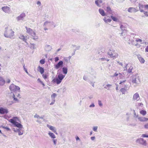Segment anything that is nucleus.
<instances>
[{
  "mask_svg": "<svg viewBox=\"0 0 148 148\" xmlns=\"http://www.w3.org/2000/svg\"><path fill=\"white\" fill-rule=\"evenodd\" d=\"M14 32L10 27H5L4 33V36L7 38L11 39L14 38Z\"/></svg>",
  "mask_w": 148,
  "mask_h": 148,
  "instance_id": "1",
  "label": "nucleus"
},
{
  "mask_svg": "<svg viewBox=\"0 0 148 148\" xmlns=\"http://www.w3.org/2000/svg\"><path fill=\"white\" fill-rule=\"evenodd\" d=\"M108 54L111 58H112L113 59L118 58L119 56L118 53L116 51L112 49H110L108 53Z\"/></svg>",
  "mask_w": 148,
  "mask_h": 148,
  "instance_id": "2",
  "label": "nucleus"
},
{
  "mask_svg": "<svg viewBox=\"0 0 148 148\" xmlns=\"http://www.w3.org/2000/svg\"><path fill=\"white\" fill-rule=\"evenodd\" d=\"M25 28L26 29V32L32 36L33 39L36 40L38 39V37L36 36V33L34 31L27 27H25Z\"/></svg>",
  "mask_w": 148,
  "mask_h": 148,
  "instance_id": "3",
  "label": "nucleus"
},
{
  "mask_svg": "<svg viewBox=\"0 0 148 148\" xmlns=\"http://www.w3.org/2000/svg\"><path fill=\"white\" fill-rule=\"evenodd\" d=\"M130 81L133 84L138 85L140 84V81L139 76L136 75H132L130 77Z\"/></svg>",
  "mask_w": 148,
  "mask_h": 148,
  "instance_id": "4",
  "label": "nucleus"
},
{
  "mask_svg": "<svg viewBox=\"0 0 148 148\" xmlns=\"http://www.w3.org/2000/svg\"><path fill=\"white\" fill-rule=\"evenodd\" d=\"M17 118L16 117H14L13 119H11L9 120V121L12 123L14 125V126L16 127H18V128L23 127V126L21 124L15 120Z\"/></svg>",
  "mask_w": 148,
  "mask_h": 148,
  "instance_id": "5",
  "label": "nucleus"
},
{
  "mask_svg": "<svg viewBox=\"0 0 148 148\" xmlns=\"http://www.w3.org/2000/svg\"><path fill=\"white\" fill-rule=\"evenodd\" d=\"M65 75H63L62 74H59L58 76V77L56 79L53 80L54 82H56L57 84H60L62 82V79L65 77Z\"/></svg>",
  "mask_w": 148,
  "mask_h": 148,
  "instance_id": "6",
  "label": "nucleus"
},
{
  "mask_svg": "<svg viewBox=\"0 0 148 148\" xmlns=\"http://www.w3.org/2000/svg\"><path fill=\"white\" fill-rule=\"evenodd\" d=\"M127 26V25L125 24H122L121 25L120 28L122 31V32L121 33V36H123V34L124 35H125Z\"/></svg>",
  "mask_w": 148,
  "mask_h": 148,
  "instance_id": "7",
  "label": "nucleus"
},
{
  "mask_svg": "<svg viewBox=\"0 0 148 148\" xmlns=\"http://www.w3.org/2000/svg\"><path fill=\"white\" fill-rule=\"evenodd\" d=\"M129 87L127 84L125 85L123 88H121L120 91L122 93V94H125L128 93V90L129 89Z\"/></svg>",
  "mask_w": 148,
  "mask_h": 148,
  "instance_id": "8",
  "label": "nucleus"
},
{
  "mask_svg": "<svg viewBox=\"0 0 148 148\" xmlns=\"http://www.w3.org/2000/svg\"><path fill=\"white\" fill-rule=\"evenodd\" d=\"M136 142L137 143L140 144L145 146H146L147 145L146 140H144L143 138H139L138 139L136 140Z\"/></svg>",
  "mask_w": 148,
  "mask_h": 148,
  "instance_id": "9",
  "label": "nucleus"
},
{
  "mask_svg": "<svg viewBox=\"0 0 148 148\" xmlns=\"http://www.w3.org/2000/svg\"><path fill=\"white\" fill-rule=\"evenodd\" d=\"M24 128L23 127L20 128L16 129V130L13 128V131L15 132H17L19 135H22L23 134Z\"/></svg>",
  "mask_w": 148,
  "mask_h": 148,
  "instance_id": "10",
  "label": "nucleus"
},
{
  "mask_svg": "<svg viewBox=\"0 0 148 148\" xmlns=\"http://www.w3.org/2000/svg\"><path fill=\"white\" fill-rule=\"evenodd\" d=\"M140 99V97L139 94L137 92L135 93L133 95L132 100L134 101H137Z\"/></svg>",
  "mask_w": 148,
  "mask_h": 148,
  "instance_id": "11",
  "label": "nucleus"
},
{
  "mask_svg": "<svg viewBox=\"0 0 148 148\" xmlns=\"http://www.w3.org/2000/svg\"><path fill=\"white\" fill-rule=\"evenodd\" d=\"M8 113V110L6 108H0V114H7Z\"/></svg>",
  "mask_w": 148,
  "mask_h": 148,
  "instance_id": "12",
  "label": "nucleus"
},
{
  "mask_svg": "<svg viewBox=\"0 0 148 148\" xmlns=\"http://www.w3.org/2000/svg\"><path fill=\"white\" fill-rule=\"evenodd\" d=\"M63 64V61H60L58 63L54 65V67L56 69H58L62 66Z\"/></svg>",
  "mask_w": 148,
  "mask_h": 148,
  "instance_id": "13",
  "label": "nucleus"
},
{
  "mask_svg": "<svg viewBox=\"0 0 148 148\" xmlns=\"http://www.w3.org/2000/svg\"><path fill=\"white\" fill-rule=\"evenodd\" d=\"M25 13H23L17 17L16 19L18 21H23L24 17H25Z\"/></svg>",
  "mask_w": 148,
  "mask_h": 148,
  "instance_id": "14",
  "label": "nucleus"
},
{
  "mask_svg": "<svg viewBox=\"0 0 148 148\" xmlns=\"http://www.w3.org/2000/svg\"><path fill=\"white\" fill-rule=\"evenodd\" d=\"M19 38L22 40L23 41H24L27 44H28L27 40L28 38L27 36H25L21 34L19 36Z\"/></svg>",
  "mask_w": 148,
  "mask_h": 148,
  "instance_id": "15",
  "label": "nucleus"
},
{
  "mask_svg": "<svg viewBox=\"0 0 148 148\" xmlns=\"http://www.w3.org/2000/svg\"><path fill=\"white\" fill-rule=\"evenodd\" d=\"M54 24V23L53 22L47 21L44 23V26H50Z\"/></svg>",
  "mask_w": 148,
  "mask_h": 148,
  "instance_id": "16",
  "label": "nucleus"
},
{
  "mask_svg": "<svg viewBox=\"0 0 148 148\" xmlns=\"http://www.w3.org/2000/svg\"><path fill=\"white\" fill-rule=\"evenodd\" d=\"M47 127L49 128L51 130H52L53 132L56 134H57V132H56V129H55L54 127L50 125L49 124H47Z\"/></svg>",
  "mask_w": 148,
  "mask_h": 148,
  "instance_id": "17",
  "label": "nucleus"
},
{
  "mask_svg": "<svg viewBox=\"0 0 148 148\" xmlns=\"http://www.w3.org/2000/svg\"><path fill=\"white\" fill-rule=\"evenodd\" d=\"M128 65L127 64H126L125 66L124 67V70H127V72L130 73L132 72V71L133 69L132 66H130L129 68L127 70V67Z\"/></svg>",
  "mask_w": 148,
  "mask_h": 148,
  "instance_id": "18",
  "label": "nucleus"
},
{
  "mask_svg": "<svg viewBox=\"0 0 148 148\" xmlns=\"http://www.w3.org/2000/svg\"><path fill=\"white\" fill-rule=\"evenodd\" d=\"M2 10L5 12L8 13L10 12V8L8 6H5L1 8Z\"/></svg>",
  "mask_w": 148,
  "mask_h": 148,
  "instance_id": "19",
  "label": "nucleus"
},
{
  "mask_svg": "<svg viewBox=\"0 0 148 148\" xmlns=\"http://www.w3.org/2000/svg\"><path fill=\"white\" fill-rule=\"evenodd\" d=\"M138 120L140 122H145L148 121V118L144 117H138Z\"/></svg>",
  "mask_w": 148,
  "mask_h": 148,
  "instance_id": "20",
  "label": "nucleus"
},
{
  "mask_svg": "<svg viewBox=\"0 0 148 148\" xmlns=\"http://www.w3.org/2000/svg\"><path fill=\"white\" fill-rule=\"evenodd\" d=\"M128 11L129 12H136L138 11L135 8L133 7H130L128 10Z\"/></svg>",
  "mask_w": 148,
  "mask_h": 148,
  "instance_id": "21",
  "label": "nucleus"
},
{
  "mask_svg": "<svg viewBox=\"0 0 148 148\" xmlns=\"http://www.w3.org/2000/svg\"><path fill=\"white\" fill-rule=\"evenodd\" d=\"M137 58L139 60L140 62L142 63H144L145 62V60L141 56L138 55L137 56Z\"/></svg>",
  "mask_w": 148,
  "mask_h": 148,
  "instance_id": "22",
  "label": "nucleus"
},
{
  "mask_svg": "<svg viewBox=\"0 0 148 148\" xmlns=\"http://www.w3.org/2000/svg\"><path fill=\"white\" fill-rule=\"evenodd\" d=\"M16 86L13 84H11L9 87V88L11 91H15V88Z\"/></svg>",
  "mask_w": 148,
  "mask_h": 148,
  "instance_id": "23",
  "label": "nucleus"
},
{
  "mask_svg": "<svg viewBox=\"0 0 148 148\" xmlns=\"http://www.w3.org/2000/svg\"><path fill=\"white\" fill-rule=\"evenodd\" d=\"M52 48L51 46L49 45H46L45 46V49L46 51H51Z\"/></svg>",
  "mask_w": 148,
  "mask_h": 148,
  "instance_id": "24",
  "label": "nucleus"
},
{
  "mask_svg": "<svg viewBox=\"0 0 148 148\" xmlns=\"http://www.w3.org/2000/svg\"><path fill=\"white\" fill-rule=\"evenodd\" d=\"M135 106L136 108H139L140 107H142L143 104L142 103H137L136 104Z\"/></svg>",
  "mask_w": 148,
  "mask_h": 148,
  "instance_id": "25",
  "label": "nucleus"
},
{
  "mask_svg": "<svg viewBox=\"0 0 148 148\" xmlns=\"http://www.w3.org/2000/svg\"><path fill=\"white\" fill-rule=\"evenodd\" d=\"M5 81L3 78L2 77H0V86H3L5 83Z\"/></svg>",
  "mask_w": 148,
  "mask_h": 148,
  "instance_id": "26",
  "label": "nucleus"
},
{
  "mask_svg": "<svg viewBox=\"0 0 148 148\" xmlns=\"http://www.w3.org/2000/svg\"><path fill=\"white\" fill-rule=\"evenodd\" d=\"M106 10L107 11V12L110 14H112V10H111L109 6H108L107 7L106 9Z\"/></svg>",
  "mask_w": 148,
  "mask_h": 148,
  "instance_id": "27",
  "label": "nucleus"
},
{
  "mask_svg": "<svg viewBox=\"0 0 148 148\" xmlns=\"http://www.w3.org/2000/svg\"><path fill=\"white\" fill-rule=\"evenodd\" d=\"M99 12L100 14L103 16H104L106 15V14L104 11L102 9H99Z\"/></svg>",
  "mask_w": 148,
  "mask_h": 148,
  "instance_id": "28",
  "label": "nucleus"
},
{
  "mask_svg": "<svg viewBox=\"0 0 148 148\" xmlns=\"http://www.w3.org/2000/svg\"><path fill=\"white\" fill-rule=\"evenodd\" d=\"M139 10L141 12H143L144 11L142 10V8H143L144 7V5H143V4H141L140 3H139Z\"/></svg>",
  "mask_w": 148,
  "mask_h": 148,
  "instance_id": "29",
  "label": "nucleus"
},
{
  "mask_svg": "<svg viewBox=\"0 0 148 148\" xmlns=\"http://www.w3.org/2000/svg\"><path fill=\"white\" fill-rule=\"evenodd\" d=\"M38 69H39V71L40 72L41 74H43L44 73V71L43 68L42 67L39 66H38Z\"/></svg>",
  "mask_w": 148,
  "mask_h": 148,
  "instance_id": "30",
  "label": "nucleus"
},
{
  "mask_svg": "<svg viewBox=\"0 0 148 148\" xmlns=\"http://www.w3.org/2000/svg\"><path fill=\"white\" fill-rule=\"evenodd\" d=\"M112 85L110 84H108L106 85L104 87V88L108 90H109L110 88L111 87Z\"/></svg>",
  "mask_w": 148,
  "mask_h": 148,
  "instance_id": "31",
  "label": "nucleus"
},
{
  "mask_svg": "<svg viewBox=\"0 0 148 148\" xmlns=\"http://www.w3.org/2000/svg\"><path fill=\"white\" fill-rule=\"evenodd\" d=\"M48 134L51 138H56L55 135L52 133L49 132Z\"/></svg>",
  "mask_w": 148,
  "mask_h": 148,
  "instance_id": "32",
  "label": "nucleus"
},
{
  "mask_svg": "<svg viewBox=\"0 0 148 148\" xmlns=\"http://www.w3.org/2000/svg\"><path fill=\"white\" fill-rule=\"evenodd\" d=\"M62 70L64 74H66L67 73V69L66 67H63L62 69Z\"/></svg>",
  "mask_w": 148,
  "mask_h": 148,
  "instance_id": "33",
  "label": "nucleus"
},
{
  "mask_svg": "<svg viewBox=\"0 0 148 148\" xmlns=\"http://www.w3.org/2000/svg\"><path fill=\"white\" fill-rule=\"evenodd\" d=\"M135 40L136 42H140V44H142L143 43H142L143 40L139 38H136L135 39Z\"/></svg>",
  "mask_w": 148,
  "mask_h": 148,
  "instance_id": "34",
  "label": "nucleus"
},
{
  "mask_svg": "<svg viewBox=\"0 0 148 148\" xmlns=\"http://www.w3.org/2000/svg\"><path fill=\"white\" fill-rule=\"evenodd\" d=\"M57 96V95L55 93H53L51 96V100H55V98Z\"/></svg>",
  "mask_w": 148,
  "mask_h": 148,
  "instance_id": "35",
  "label": "nucleus"
},
{
  "mask_svg": "<svg viewBox=\"0 0 148 148\" xmlns=\"http://www.w3.org/2000/svg\"><path fill=\"white\" fill-rule=\"evenodd\" d=\"M134 40L133 39H129L128 43L129 44L134 45Z\"/></svg>",
  "mask_w": 148,
  "mask_h": 148,
  "instance_id": "36",
  "label": "nucleus"
},
{
  "mask_svg": "<svg viewBox=\"0 0 148 148\" xmlns=\"http://www.w3.org/2000/svg\"><path fill=\"white\" fill-rule=\"evenodd\" d=\"M140 113L143 116H144L146 114V112L145 110H141L140 111Z\"/></svg>",
  "mask_w": 148,
  "mask_h": 148,
  "instance_id": "37",
  "label": "nucleus"
},
{
  "mask_svg": "<svg viewBox=\"0 0 148 148\" xmlns=\"http://www.w3.org/2000/svg\"><path fill=\"white\" fill-rule=\"evenodd\" d=\"M98 103L99 106L101 107H102L103 106V104L102 103L101 101L100 100H98Z\"/></svg>",
  "mask_w": 148,
  "mask_h": 148,
  "instance_id": "38",
  "label": "nucleus"
},
{
  "mask_svg": "<svg viewBox=\"0 0 148 148\" xmlns=\"http://www.w3.org/2000/svg\"><path fill=\"white\" fill-rule=\"evenodd\" d=\"M110 16L112 19L114 21H117L118 19L117 18L112 16Z\"/></svg>",
  "mask_w": 148,
  "mask_h": 148,
  "instance_id": "39",
  "label": "nucleus"
},
{
  "mask_svg": "<svg viewBox=\"0 0 148 148\" xmlns=\"http://www.w3.org/2000/svg\"><path fill=\"white\" fill-rule=\"evenodd\" d=\"M13 95H14L15 97H18L19 98H20V95L19 93H15V94H13Z\"/></svg>",
  "mask_w": 148,
  "mask_h": 148,
  "instance_id": "40",
  "label": "nucleus"
},
{
  "mask_svg": "<svg viewBox=\"0 0 148 148\" xmlns=\"http://www.w3.org/2000/svg\"><path fill=\"white\" fill-rule=\"evenodd\" d=\"M35 44H31L30 47L31 48L34 49L35 48Z\"/></svg>",
  "mask_w": 148,
  "mask_h": 148,
  "instance_id": "41",
  "label": "nucleus"
},
{
  "mask_svg": "<svg viewBox=\"0 0 148 148\" xmlns=\"http://www.w3.org/2000/svg\"><path fill=\"white\" fill-rule=\"evenodd\" d=\"M98 127L97 126H94L93 127V130L95 132H97Z\"/></svg>",
  "mask_w": 148,
  "mask_h": 148,
  "instance_id": "42",
  "label": "nucleus"
},
{
  "mask_svg": "<svg viewBox=\"0 0 148 148\" xmlns=\"http://www.w3.org/2000/svg\"><path fill=\"white\" fill-rule=\"evenodd\" d=\"M134 111V117H135V118H138V117H139L138 116V114H136L135 112V111L134 110H133Z\"/></svg>",
  "mask_w": 148,
  "mask_h": 148,
  "instance_id": "43",
  "label": "nucleus"
},
{
  "mask_svg": "<svg viewBox=\"0 0 148 148\" xmlns=\"http://www.w3.org/2000/svg\"><path fill=\"white\" fill-rule=\"evenodd\" d=\"M42 76L44 79L46 80V78H47L48 75L46 74H44L43 73V74H42Z\"/></svg>",
  "mask_w": 148,
  "mask_h": 148,
  "instance_id": "44",
  "label": "nucleus"
},
{
  "mask_svg": "<svg viewBox=\"0 0 148 148\" xmlns=\"http://www.w3.org/2000/svg\"><path fill=\"white\" fill-rule=\"evenodd\" d=\"M40 63L42 64H43L45 63V61L44 59H42L40 61Z\"/></svg>",
  "mask_w": 148,
  "mask_h": 148,
  "instance_id": "45",
  "label": "nucleus"
},
{
  "mask_svg": "<svg viewBox=\"0 0 148 148\" xmlns=\"http://www.w3.org/2000/svg\"><path fill=\"white\" fill-rule=\"evenodd\" d=\"M141 137L143 138H148V134H143L142 136Z\"/></svg>",
  "mask_w": 148,
  "mask_h": 148,
  "instance_id": "46",
  "label": "nucleus"
},
{
  "mask_svg": "<svg viewBox=\"0 0 148 148\" xmlns=\"http://www.w3.org/2000/svg\"><path fill=\"white\" fill-rule=\"evenodd\" d=\"M13 98L14 99V100L17 101H18V99L15 97V95H13Z\"/></svg>",
  "mask_w": 148,
  "mask_h": 148,
  "instance_id": "47",
  "label": "nucleus"
},
{
  "mask_svg": "<svg viewBox=\"0 0 148 148\" xmlns=\"http://www.w3.org/2000/svg\"><path fill=\"white\" fill-rule=\"evenodd\" d=\"M134 45L135 46H136L137 48H139V47H140L141 46L138 43Z\"/></svg>",
  "mask_w": 148,
  "mask_h": 148,
  "instance_id": "48",
  "label": "nucleus"
},
{
  "mask_svg": "<svg viewBox=\"0 0 148 148\" xmlns=\"http://www.w3.org/2000/svg\"><path fill=\"white\" fill-rule=\"evenodd\" d=\"M144 127L145 129H148V123H146L144 125Z\"/></svg>",
  "mask_w": 148,
  "mask_h": 148,
  "instance_id": "49",
  "label": "nucleus"
},
{
  "mask_svg": "<svg viewBox=\"0 0 148 148\" xmlns=\"http://www.w3.org/2000/svg\"><path fill=\"white\" fill-rule=\"evenodd\" d=\"M34 118H37V119H40V116L37 114H36L35 115H34Z\"/></svg>",
  "mask_w": 148,
  "mask_h": 148,
  "instance_id": "50",
  "label": "nucleus"
},
{
  "mask_svg": "<svg viewBox=\"0 0 148 148\" xmlns=\"http://www.w3.org/2000/svg\"><path fill=\"white\" fill-rule=\"evenodd\" d=\"M126 80H123L122 81H121L120 82V83H119V84H122L123 83L125 82H126Z\"/></svg>",
  "mask_w": 148,
  "mask_h": 148,
  "instance_id": "51",
  "label": "nucleus"
},
{
  "mask_svg": "<svg viewBox=\"0 0 148 148\" xmlns=\"http://www.w3.org/2000/svg\"><path fill=\"white\" fill-rule=\"evenodd\" d=\"M52 101L51 103L50 104V105H52L55 102V100H51Z\"/></svg>",
  "mask_w": 148,
  "mask_h": 148,
  "instance_id": "52",
  "label": "nucleus"
},
{
  "mask_svg": "<svg viewBox=\"0 0 148 148\" xmlns=\"http://www.w3.org/2000/svg\"><path fill=\"white\" fill-rule=\"evenodd\" d=\"M15 88V91L19 90L20 89V88L18 86H16Z\"/></svg>",
  "mask_w": 148,
  "mask_h": 148,
  "instance_id": "53",
  "label": "nucleus"
},
{
  "mask_svg": "<svg viewBox=\"0 0 148 148\" xmlns=\"http://www.w3.org/2000/svg\"><path fill=\"white\" fill-rule=\"evenodd\" d=\"M111 21V20L110 19H107L106 21V23H108L110 22Z\"/></svg>",
  "mask_w": 148,
  "mask_h": 148,
  "instance_id": "54",
  "label": "nucleus"
},
{
  "mask_svg": "<svg viewBox=\"0 0 148 148\" xmlns=\"http://www.w3.org/2000/svg\"><path fill=\"white\" fill-rule=\"evenodd\" d=\"M144 14L146 16H148V12L144 11L143 12Z\"/></svg>",
  "mask_w": 148,
  "mask_h": 148,
  "instance_id": "55",
  "label": "nucleus"
},
{
  "mask_svg": "<svg viewBox=\"0 0 148 148\" xmlns=\"http://www.w3.org/2000/svg\"><path fill=\"white\" fill-rule=\"evenodd\" d=\"M53 141L54 145H56L57 143V140L56 139H53Z\"/></svg>",
  "mask_w": 148,
  "mask_h": 148,
  "instance_id": "56",
  "label": "nucleus"
},
{
  "mask_svg": "<svg viewBox=\"0 0 148 148\" xmlns=\"http://www.w3.org/2000/svg\"><path fill=\"white\" fill-rule=\"evenodd\" d=\"M99 2H98V1L96 0L95 1V3L97 5V6H99Z\"/></svg>",
  "mask_w": 148,
  "mask_h": 148,
  "instance_id": "57",
  "label": "nucleus"
},
{
  "mask_svg": "<svg viewBox=\"0 0 148 148\" xmlns=\"http://www.w3.org/2000/svg\"><path fill=\"white\" fill-rule=\"evenodd\" d=\"M117 63L119 64L121 66H123V64L122 63V62H120L119 61H117Z\"/></svg>",
  "mask_w": 148,
  "mask_h": 148,
  "instance_id": "58",
  "label": "nucleus"
},
{
  "mask_svg": "<svg viewBox=\"0 0 148 148\" xmlns=\"http://www.w3.org/2000/svg\"><path fill=\"white\" fill-rule=\"evenodd\" d=\"M59 60L58 57H56L55 58V61L56 62L58 61Z\"/></svg>",
  "mask_w": 148,
  "mask_h": 148,
  "instance_id": "59",
  "label": "nucleus"
},
{
  "mask_svg": "<svg viewBox=\"0 0 148 148\" xmlns=\"http://www.w3.org/2000/svg\"><path fill=\"white\" fill-rule=\"evenodd\" d=\"M80 46H78L77 47H76V48L74 50L75 51L76 50L79 49H80Z\"/></svg>",
  "mask_w": 148,
  "mask_h": 148,
  "instance_id": "60",
  "label": "nucleus"
},
{
  "mask_svg": "<svg viewBox=\"0 0 148 148\" xmlns=\"http://www.w3.org/2000/svg\"><path fill=\"white\" fill-rule=\"evenodd\" d=\"M95 106V105L94 103H92L89 106L90 108L94 107Z\"/></svg>",
  "mask_w": 148,
  "mask_h": 148,
  "instance_id": "61",
  "label": "nucleus"
},
{
  "mask_svg": "<svg viewBox=\"0 0 148 148\" xmlns=\"http://www.w3.org/2000/svg\"><path fill=\"white\" fill-rule=\"evenodd\" d=\"M129 125L132 126H135L136 125V124L135 123L130 124Z\"/></svg>",
  "mask_w": 148,
  "mask_h": 148,
  "instance_id": "62",
  "label": "nucleus"
},
{
  "mask_svg": "<svg viewBox=\"0 0 148 148\" xmlns=\"http://www.w3.org/2000/svg\"><path fill=\"white\" fill-rule=\"evenodd\" d=\"M83 79L85 80H86L87 79V77L85 76H84L83 77Z\"/></svg>",
  "mask_w": 148,
  "mask_h": 148,
  "instance_id": "63",
  "label": "nucleus"
},
{
  "mask_svg": "<svg viewBox=\"0 0 148 148\" xmlns=\"http://www.w3.org/2000/svg\"><path fill=\"white\" fill-rule=\"evenodd\" d=\"M145 51L148 52V45H147L145 48Z\"/></svg>",
  "mask_w": 148,
  "mask_h": 148,
  "instance_id": "64",
  "label": "nucleus"
}]
</instances>
